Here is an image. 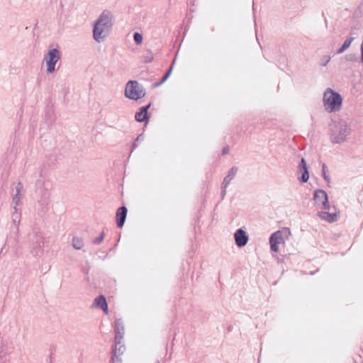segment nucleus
<instances>
[{"instance_id":"nucleus-8","label":"nucleus","mask_w":363,"mask_h":363,"mask_svg":"<svg viewBox=\"0 0 363 363\" xmlns=\"http://www.w3.org/2000/svg\"><path fill=\"white\" fill-rule=\"evenodd\" d=\"M283 242V233L280 230H277L272 233L269 238V244L271 250L273 252H278V244Z\"/></svg>"},{"instance_id":"nucleus-3","label":"nucleus","mask_w":363,"mask_h":363,"mask_svg":"<svg viewBox=\"0 0 363 363\" xmlns=\"http://www.w3.org/2000/svg\"><path fill=\"white\" fill-rule=\"evenodd\" d=\"M145 90L137 81L130 80L127 82L124 95L128 99L137 101L145 96Z\"/></svg>"},{"instance_id":"nucleus-27","label":"nucleus","mask_w":363,"mask_h":363,"mask_svg":"<svg viewBox=\"0 0 363 363\" xmlns=\"http://www.w3.org/2000/svg\"><path fill=\"white\" fill-rule=\"evenodd\" d=\"M174 62H175V60H174V61H173L172 64L171 65V66H170V67H169V70H168V71H167V72L165 74H166V77H169V76H170V74H171V73H172V69H173V65H174Z\"/></svg>"},{"instance_id":"nucleus-24","label":"nucleus","mask_w":363,"mask_h":363,"mask_svg":"<svg viewBox=\"0 0 363 363\" xmlns=\"http://www.w3.org/2000/svg\"><path fill=\"white\" fill-rule=\"evenodd\" d=\"M104 238V233L102 232L99 237L96 238L93 240V243L94 245H99L103 241Z\"/></svg>"},{"instance_id":"nucleus-17","label":"nucleus","mask_w":363,"mask_h":363,"mask_svg":"<svg viewBox=\"0 0 363 363\" xmlns=\"http://www.w3.org/2000/svg\"><path fill=\"white\" fill-rule=\"evenodd\" d=\"M320 198L323 199L322 201L323 211H330L336 208L334 206H331L330 205L327 193L324 190L319 189V199Z\"/></svg>"},{"instance_id":"nucleus-35","label":"nucleus","mask_w":363,"mask_h":363,"mask_svg":"<svg viewBox=\"0 0 363 363\" xmlns=\"http://www.w3.org/2000/svg\"><path fill=\"white\" fill-rule=\"evenodd\" d=\"M155 363H160L158 360H156Z\"/></svg>"},{"instance_id":"nucleus-34","label":"nucleus","mask_w":363,"mask_h":363,"mask_svg":"<svg viewBox=\"0 0 363 363\" xmlns=\"http://www.w3.org/2000/svg\"><path fill=\"white\" fill-rule=\"evenodd\" d=\"M138 143V142H135V141L134 142V143H133V149H134V148H135V147H137V143Z\"/></svg>"},{"instance_id":"nucleus-9","label":"nucleus","mask_w":363,"mask_h":363,"mask_svg":"<svg viewBox=\"0 0 363 363\" xmlns=\"http://www.w3.org/2000/svg\"><path fill=\"white\" fill-rule=\"evenodd\" d=\"M238 168L237 167H233L229 171L227 176L224 178L223 182L222 183V191L221 196L223 198L226 193V189L230 184V182L235 177L238 172Z\"/></svg>"},{"instance_id":"nucleus-7","label":"nucleus","mask_w":363,"mask_h":363,"mask_svg":"<svg viewBox=\"0 0 363 363\" xmlns=\"http://www.w3.org/2000/svg\"><path fill=\"white\" fill-rule=\"evenodd\" d=\"M297 174H301V176L298 177L301 183L307 182L309 178V174L306 162L303 158L301 159V162L298 165Z\"/></svg>"},{"instance_id":"nucleus-14","label":"nucleus","mask_w":363,"mask_h":363,"mask_svg":"<svg viewBox=\"0 0 363 363\" xmlns=\"http://www.w3.org/2000/svg\"><path fill=\"white\" fill-rule=\"evenodd\" d=\"M23 189V186L22 184V183L18 182L15 187L16 193L13 196V202L14 203L15 206H16V207L18 206L21 205V201L23 198V194H22Z\"/></svg>"},{"instance_id":"nucleus-22","label":"nucleus","mask_w":363,"mask_h":363,"mask_svg":"<svg viewBox=\"0 0 363 363\" xmlns=\"http://www.w3.org/2000/svg\"><path fill=\"white\" fill-rule=\"evenodd\" d=\"M133 38L137 45H140L143 43V35L139 33H135Z\"/></svg>"},{"instance_id":"nucleus-5","label":"nucleus","mask_w":363,"mask_h":363,"mask_svg":"<svg viewBox=\"0 0 363 363\" xmlns=\"http://www.w3.org/2000/svg\"><path fill=\"white\" fill-rule=\"evenodd\" d=\"M60 59V51L57 48L50 49L45 55L44 60L46 63L48 73H53L55 71V65Z\"/></svg>"},{"instance_id":"nucleus-33","label":"nucleus","mask_w":363,"mask_h":363,"mask_svg":"<svg viewBox=\"0 0 363 363\" xmlns=\"http://www.w3.org/2000/svg\"><path fill=\"white\" fill-rule=\"evenodd\" d=\"M318 189L315 190L313 192V198L315 201L318 199Z\"/></svg>"},{"instance_id":"nucleus-4","label":"nucleus","mask_w":363,"mask_h":363,"mask_svg":"<svg viewBox=\"0 0 363 363\" xmlns=\"http://www.w3.org/2000/svg\"><path fill=\"white\" fill-rule=\"evenodd\" d=\"M349 133L350 129L345 122L334 123L331 128V140L334 143H341L345 140Z\"/></svg>"},{"instance_id":"nucleus-20","label":"nucleus","mask_w":363,"mask_h":363,"mask_svg":"<svg viewBox=\"0 0 363 363\" xmlns=\"http://www.w3.org/2000/svg\"><path fill=\"white\" fill-rule=\"evenodd\" d=\"M322 176L323 177L325 181L327 182L328 185H329L330 182V178L328 174L327 167L325 164H322Z\"/></svg>"},{"instance_id":"nucleus-28","label":"nucleus","mask_w":363,"mask_h":363,"mask_svg":"<svg viewBox=\"0 0 363 363\" xmlns=\"http://www.w3.org/2000/svg\"><path fill=\"white\" fill-rule=\"evenodd\" d=\"M345 59L348 61H354L355 60V57L353 55H346Z\"/></svg>"},{"instance_id":"nucleus-18","label":"nucleus","mask_w":363,"mask_h":363,"mask_svg":"<svg viewBox=\"0 0 363 363\" xmlns=\"http://www.w3.org/2000/svg\"><path fill=\"white\" fill-rule=\"evenodd\" d=\"M151 104H149L146 106H143L140 108V111L137 112L135 115V118L138 122H143L148 120L147 110Z\"/></svg>"},{"instance_id":"nucleus-12","label":"nucleus","mask_w":363,"mask_h":363,"mask_svg":"<svg viewBox=\"0 0 363 363\" xmlns=\"http://www.w3.org/2000/svg\"><path fill=\"white\" fill-rule=\"evenodd\" d=\"M115 342L119 343V341L123 340L124 334V327L121 319H117L115 321Z\"/></svg>"},{"instance_id":"nucleus-1","label":"nucleus","mask_w":363,"mask_h":363,"mask_svg":"<svg viewBox=\"0 0 363 363\" xmlns=\"http://www.w3.org/2000/svg\"><path fill=\"white\" fill-rule=\"evenodd\" d=\"M113 16L110 11L104 10L94 25L93 38L98 42L101 43L108 35L113 26Z\"/></svg>"},{"instance_id":"nucleus-10","label":"nucleus","mask_w":363,"mask_h":363,"mask_svg":"<svg viewBox=\"0 0 363 363\" xmlns=\"http://www.w3.org/2000/svg\"><path fill=\"white\" fill-rule=\"evenodd\" d=\"M234 238L235 244L240 247L246 245L249 240L245 231L241 228L236 230Z\"/></svg>"},{"instance_id":"nucleus-11","label":"nucleus","mask_w":363,"mask_h":363,"mask_svg":"<svg viewBox=\"0 0 363 363\" xmlns=\"http://www.w3.org/2000/svg\"><path fill=\"white\" fill-rule=\"evenodd\" d=\"M339 211L336 208L332 210V212L321 211L319 212V218L327 221L328 223H334L337 220Z\"/></svg>"},{"instance_id":"nucleus-21","label":"nucleus","mask_w":363,"mask_h":363,"mask_svg":"<svg viewBox=\"0 0 363 363\" xmlns=\"http://www.w3.org/2000/svg\"><path fill=\"white\" fill-rule=\"evenodd\" d=\"M49 199H50V194L47 191H45L42 194L41 199L39 201V202L41 203L42 205H43V206H47L49 202Z\"/></svg>"},{"instance_id":"nucleus-19","label":"nucleus","mask_w":363,"mask_h":363,"mask_svg":"<svg viewBox=\"0 0 363 363\" xmlns=\"http://www.w3.org/2000/svg\"><path fill=\"white\" fill-rule=\"evenodd\" d=\"M72 246L76 250L82 249V247L84 246V243H83L82 239H81L79 238H77V237L73 238V239H72Z\"/></svg>"},{"instance_id":"nucleus-25","label":"nucleus","mask_w":363,"mask_h":363,"mask_svg":"<svg viewBox=\"0 0 363 363\" xmlns=\"http://www.w3.org/2000/svg\"><path fill=\"white\" fill-rule=\"evenodd\" d=\"M330 60V57L328 55L323 56L322 58V65L325 66Z\"/></svg>"},{"instance_id":"nucleus-13","label":"nucleus","mask_w":363,"mask_h":363,"mask_svg":"<svg viewBox=\"0 0 363 363\" xmlns=\"http://www.w3.org/2000/svg\"><path fill=\"white\" fill-rule=\"evenodd\" d=\"M127 211L128 210L125 206H121L118 208L116 212V221L118 228L123 226L127 216Z\"/></svg>"},{"instance_id":"nucleus-26","label":"nucleus","mask_w":363,"mask_h":363,"mask_svg":"<svg viewBox=\"0 0 363 363\" xmlns=\"http://www.w3.org/2000/svg\"><path fill=\"white\" fill-rule=\"evenodd\" d=\"M152 60H153V56L152 54H150L145 57L144 61H145V62L148 63V62H151L152 61Z\"/></svg>"},{"instance_id":"nucleus-16","label":"nucleus","mask_w":363,"mask_h":363,"mask_svg":"<svg viewBox=\"0 0 363 363\" xmlns=\"http://www.w3.org/2000/svg\"><path fill=\"white\" fill-rule=\"evenodd\" d=\"M93 306L101 308L106 314L108 313L107 302L103 295H100L94 299Z\"/></svg>"},{"instance_id":"nucleus-2","label":"nucleus","mask_w":363,"mask_h":363,"mask_svg":"<svg viewBox=\"0 0 363 363\" xmlns=\"http://www.w3.org/2000/svg\"><path fill=\"white\" fill-rule=\"evenodd\" d=\"M323 101L324 108L328 113L337 112L341 109L342 98L339 93L331 89H328L324 92Z\"/></svg>"},{"instance_id":"nucleus-31","label":"nucleus","mask_w":363,"mask_h":363,"mask_svg":"<svg viewBox=\"0 0 363 363\" xmlns=\"http://www.w3.org/2000/svg\"><path fill=\"white\" fill-rule=\"evenodd\" d=\"M345 50V49L341 46L337 51H336V53L337 54H340V53H342Z\"/></svg>"},{"instance_id":"nucleus-6","label":"nucleus","mask_w":363,"mask_h":363,"mask_svg":"<svg viewBox=\"0 0 363 363\" xmlns=\"http://www.w3.org/2000/svg\"><path fill=\"white\" fill-rule=\"evenodd\" d=\"M125 350V347L123 344L122 340L119 343L114 341V347L113 349V356L111 358L112 363H121L120 357Z\"/></svg>"},{"instance_id":"nucleus-30","label":"nucleus","mask_w":363,"mask_h":363,"mask_svg":"<svg viewBox=\"0 0 363 363\" xmlns=\"http://www.w3.org/2000/svg\"><path fill=\"white\" fill-rule=\"evenodd\" d=\"M223 155H228L229 153V148L228 146L224 147L222 150Z\"/></svg>"},{"instance_id":"nucleus-32","label":"nucleus","mask_w":363,"mask_h":363,"mask_svg":"<svg viewBox=\"0 0 363 363\" xmlns=\"http://www.w3.org/2000/svg\"><path fill=\"white\" fill-rule=\"evenodd\" d=\"M143 135L142 134H140V135L138 136V138L135 139V142H139V141H141L143 140Z\"/></svg>"},{"instance_id":"nucleus-29","label":"nucleus","mask_w":363,"mask_h":363,"mask_svg":"<svg viewBox=\"0 0 363 363\" xmlns=\"http://www.w3.org/2000/svg\"><path fill=\"white\" fill-rule=\"evenodd\" d=\"M169 77H166V74L164 75V77L162 78L161 81L158 83H157V86H160L162 84H163L167 79H168Z\"/></svg>"},{"instance_id":"nucleus-15","label":"nucleus","mask_w":363,"mask_h":363,"mask_svg":"<svg viewBox=\"0 0 363 363\" xmlns=\"http://www.w3.org/2000/svg\"><path fill=\"white\" fill-rule=\"evenodd\" d=\"M21 220V213L16 206L13 207V212L11 214V220L13 225L16 227V235L19 233V224Z\"/></svg>"},{"instance_id":"nucleus-23","label":"nucleus","mask_w":363,"mask_h":363,"mask_svg":"<svg viewBox=\"0 0 363 363\" xmlns=\"http://www.w3.org/2000/svg\"><path fill=\"white\" fill-rule=\"evenodd\" d=\"M353 40H354V38L350 37L345 40V42L342 46L346 50L350 46V45Z\"/></svg>"}]
</instances>
